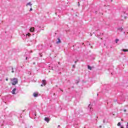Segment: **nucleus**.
Instances as JSON below:
<instances>
[{"mask_svg":"<svg viewBox=\"0 0 128 128\" xmlns=\"http://www.w3.org/2000/svg\"><path fill=\"white\" fill-rule=\"evenodd\" d=\"M72 66H73V68H74L76 66L73 65Z\"/></svg>","mask_w":128,"mask_h":128,"instance_id":"obj_21","label":"nucleus"},{"mask_svg":"<svg viewBox=\"0 0 128 128\" xmlns=\"http://www.w3.org/2000/svg\"><path fill=\"white\" fill-rule=\"evenodd\" d=\"M30 32H34V28L32 27V28H30Z\"/></svg>","mask_w":128,"mask_h":128,"instance_id":"obj_5","label":"nucleus"},{"mask_svg":"<svg viewBox=\"0 0 128 128\" xmlns=\"http://www.w3.org/2000/svg\"><path fill=\"white\" fill-rule=\"evenodd\" d=\"M124 128L122 126H121V128Z\"/></svg>","mask_w":128,"mask_h":128,"instance_id":"obj_27","label":"nucleus"},{"mask_svg":"<svg viewBox=\"0 0 128 128\" xmlns=\"http://www.w3.org/2000/svg\"><path fill=\"white\" fill-rule=\"evenodd\" d=\"M118 30H120V32H122V27L120 28H118Z\"/></svg>","mask_w":128,"mask_h":128,"instance_id":"obj_11","label":"nucleus"},{"mask_svg":"<svg viewBox=\"0 0 128 128\" xmlns=\"http://www.w3.org/2000/svg\"><path fill=\"white\" fill-rule=\"evenodd\" d=\"M124 112H126V110H124Z\"/></svg>","mask_w":128,"mask_h":128,"instance_id":"obj_20","label":"nucleus"},{"mask_svg":"<svg viewBox=\"0 0 128 128\" xmlns=\"http://www.w3.org/2000/svg\"><path fill=\"white\" fill-rule=\"evenodd\" d=\"M16 88H14L12 92V94H16Z\"/></svg>","mask_w":128,"mask_h":128,"instance_id":"obj_3","label":"nucleus"},{"mask_svg":"<svg viewBox=\"0 0 128 128\" xmlns=\"http://www.w3.org/2000/svg\"><path fill=\"white\" fill-rule=\"evenodd\" d=\"M6 80L8 81V78H6Z\"/></svg>","mask_w":128,"mask_h":128,"instance_id":"obj_19","label":"nucleus"},{"mask_svg":"<svg viewBox=\"0 0 128 128\" xmlns=\"http://www.w3.org/2000/svg\"><path fill=\"white\" fill-rule=\"evenodd\" d=\"M100 128H102V126H100Z\"/></svg>","mask_w":128,"mask_h":128,"instance_id":"obj_23","label":"nucleus"},{"mask_svg":"<svg viewBox=\"0 0 128 128\" xmlns=\"http://www.w3.org/2000/svg\"><path fill=\"white\" fill-rule=\"evenodd\" d=\"M118 40H119L118 39H116V44H118Z\"/></svg>","mask_w":128,"mask_h":128,"instance_id":"obj_14","label":"nucleus"},{"mask_svg":"<svg viewBox=\"0 0 128 128\" xmlns=\"http://www.w3.org/2000/svg\"><path fill=\"white\" fill-rule=\"evenodd\" d=\"M76 61H75V64H76Z\"/></svg>","mask_w":128,"mask_h":128,"instance_id":"obj_25","label":"nucleus"},{"mask_svg":"<svg viewBox=\"0 0 128 128\" xmlns=\"http://www.w3.org/2000/svg\"><path fill=\"white\" fill-rule=\"evenodd\" d=\"M46 80H42V84L40 85V86H46Z\"/></svg>","mask_w":128,"mask_h":128,"instance_id":"obj_2","label":"nucleus"},{"mask_svg":"<svg viewBox=\"0 0 128 128\" xmlns=\"http://www.w3.org/2000/svg\"><path fill=\"white\" fill-rule=\"evenodd\" d=\"M126 128H128V122L127 123V125L126 126Z\"/></svg>","mask_w":128,"mask_h":128,"instance_id":"obj_17","label":"nucleus"},{"mask_svg":"<svg viewBox=\"0 0 128 128\" xmlns=\"http://www.w3.org/2000/svg\"><path fill=\"white\" fill-rule=\"evenodd\" d=\"M118 126H120V122H119L118 124Z\"/></svg>","mask_w":128,"mask_h":128,"instance_id":"obj_15","label":"nucleus"},{"mask_svg":"<svg viewBox=\"0 0 128 128\" xmlns=\"http://www.w3.org/2000/svg\"><path fill=\"white\" fill-rule=\"evenodd\" d=\"M26 60H28V57L26 58Z\"/></svg>","mask_w":128,"mask_h":128,"instance_id":"obj_24","label":"nucleus"},{"mask_svg":"<svg viewBox=\"0 0 128 128\" xmlns=\"http://www.w3.org/2000/svg\"><path fill=\"white\" fill-rule=\"evenodd\" d=\"M32 8H30V12H32Z\"/></svg>","mask_w":128,"mask_h":128,"instance_id":"obj_18","label":"nucleus"},{"mask_svg":"<svg viewBox=\"0 0 128 128\" xmlns=\"http://www.w3.org/2000/svg\"><path fill=\"white\" fill-rule=\"evenodd\" d=\"M122 121L124 120V119H122Z\"/></svg>","mask_w":128,"mask_h":128,"instance_id":"obj_26","label":"nucleus"},{"mask_svg":"<svg viewBox=\"0 0 128 128\" xmlns=\"http://www.w3.org/2000/svg\"><path fill=\"white\" fill-rule=\"evenodd\" d=\"M88 108H89V110H90V112H92V105L89 104L88 106Z\"/></svg>","mask_w":128,"mask_h":128,"instance_id":"obj_6","label":"nucleus"},{"mask_svg":"<svg viewBox=\"0 0 128 128\" xmlns=\"http://www.w3.org/2000/svg\"><path fill=\"white\" fill-rule=\"evenodd\" d=\"M12 72H14V68H12Z\"/></svg>","mask_w":128,"mask_h":128,"instance_id":"obj_16","label":"nucleus"},{"mask_svg":"<svg viewBox=\"0 0 128 128\" xmlns=\"http://www.w3.org/2000/svg\"><path fill=\"white\" fill-rule=\"evenodd\" d=\"M58 41L56 42V44H60L61 41H60V38H58Z\"/></svg>","mask_w":128,"mask_h":128,"instance_id":"obj_9","label":"nucleus"},{"mask_svg":"<svg viewBox=\"0 0 128 128\" xmlns=\"http://www.w3.org/2000/svg\"><path fill=\"white\" fill-rule=\"evenodd\" d=\"M58 127H60V125H59V126H58Z\"/></svg>","mask_w":128,"mask_h":128,"instance_id":"obj_28","label":"nucleus"},{"mask_svg":"<svg viewBox=\"0 0 128 128\" xmlns=\"http://www.w3.org/2000/svg\"><path fill=\"white\" fill-rule=\"evenodd\" d=\"M44 120L47 122H50V119L48 118H45Z\"/></svg>","mask_w":128,"mask_h":128,"instance_id":"obj_7","label":"nucleus"},{"mask_svg":"<svg viewBox=\"0 0 128 128\" xmlns=\"http://www.w3.org/2000/svg\"><path fill=\"white\" fill-rule=\"evenodd\" d=\"M122 50L124 52H128V49H122Z\"/></svg>","mask_w":128,"mask_h":128,"instance_id":"obj_10","label":"nucleus"},{"mask_svg":"<svg viewBox=\"0 0 128 128\" xmlns=\"http://www.w3.org/2000/svg\"><path fill=\"white\" fill-rule=\"evenodd\" d=\"M26 6H32V4L30 2H29L26 4Z\"/></svg>","mask_w":128,"mask_h":128,"instance_id":"obj_8","label":"nucleus"},{"mask_svg":"<svg viewBox=\"0 0 128 128\" xmlns=\"http://www.w3.org/2000/svg\"><path fill=\"white\" fill-rule=\"evenodd\" d=\"M10 80L12 82V86H16L18 82V78H11Z\"/></svg>","mask_w":128,"mask_h":128,"instance_id":"obj_1","label":"nucleus"},{"mask_svg":"<svg viewBox=\"0 0 128 128\" xmlns=\"http://www.w3.org/2000/svg\"><path fill=\"white\" fill-rule=\"evenodd\" d=\"M92 67H90V66H88V70H92Z\"/></svg>","mask_w":128,"mask_h":128,"instance_id":"obj_12","label":"nucleus"},{"mask_svg":"<svg viewBox=\"0 0 128 128\" xmlns=\"http://www.w3.org/2000/svg\"><path fill=\"white\" fill-rule=\"evenodd\" d=\"M33 96L34 98H36L37 96H38V93L34 92L33 94Z\"/></svg>","mask_w":128,"mask_h":128,"instance_id":"obj_4","label":"nucleus"},{"mask_svg":"<svg viewBox=\"0 0 128 128\" xmlns=\"http://www.w3.org/2000/svg\"><path fill=\"white\" fill-rule=\"evenodd\" d=\"M78 6H80V2H78Z\"/></svg>","mask_w":128,"mask_h":128,"instance_id":"obj_22","label":"nucleus"},{"mask_svg":"<svg viewBox=\"0 0 128 128\" xmlns=\"http://www.w3.org/2000/svg\"><path fill=\"white\" fill-rule=\"evenodd\" d=\"M26 36H30V33H28L27 34H26Z\"/></svg>","mask_w":128,"mask_h":128,"instance_id":"obj_13","label":"nucleus"}]
</instances>
